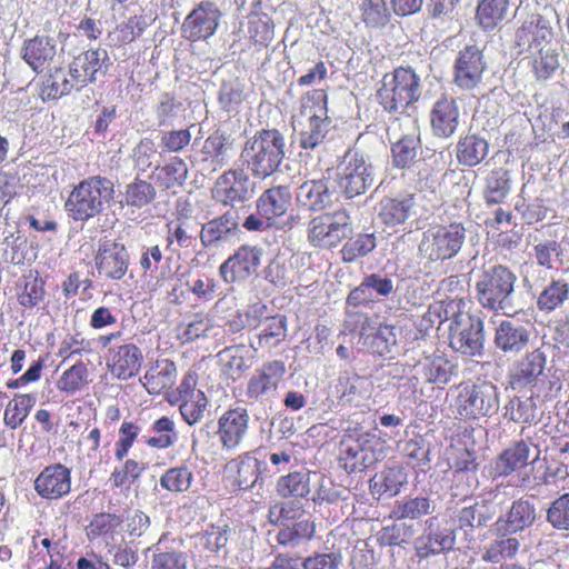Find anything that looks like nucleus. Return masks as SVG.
I'll use <instances>...</instances> for the list:
<instances>
[{"label":"nucleus","mask_w":569,"mask_h":569,"mask_svg":"<svg viewBox=\"0 0 569 569\" xmlns=\"http://www.w3.org/2000/svg\"><path fill=\"white\" fill-rule=\"evenodd\" d=\"M109 56L107 50L101 48L88 49L76 56L69 68L81 88H84L96 82L98 72L107 68Z\"/></svg>","instance_id":"obj_28"},{"label":"nucleus","mask_w":569,"mask_h":569,"mask_svg":"<svg viewBox=\"0 0 569 569\" xmlns=\"http://www.w3.org/2000/svg\"><path fill=\"white\" fill-rule=\"evenodd\" d=\"M417 211L415 193L383 197L379 202L378 218L381 223L395 229L403 226Z\"/></svg>","instance_id":"obj_25"},{"label":"nucleus","mask_w":569,"mask_h":569,"mask_svg":"<svg viewBox=\"0 0 569 569\" xmlns=\"http://www.w3.org/2000/svg\"><path fill=\"white\" fill-rule=\"evenodd\" d=\"M193 482V472L187 466L171 467L160 477L162 489L179 493L190 489Z\"/></svg>","instance_id":"obj_58"},{"label":"nucleus","mask_w":569,"mask_h":569,"mask_svg":"<svg viewBox=\"0 0 569 569\" xmlns=\"http://www.w3.org/2000/svg\"><path fill=\"white\" fill-rule=\"evenodd\" d=\"M300 113L307 119H328V93L325 89H312L301 96Z\"/></svg>","instance_id":"obj_53"},{"label":"nucleus","mask_w":569,"mask_h":569,"mask_svg":"<svg viewBox=\"0 0 569 569\" xmlns=\"http://www.w3.org/2000/svg\"><path fill=\"white\" fill-rule=\"evenodd\" d=\"M351 232V218L346 209L322 212L310 219L307 239L311 247L331 249L345 240Z\"/></svg>","instance_id":"obj_10"},{"label":"nucleus","mask_w":569,"mask_h":569,"mask_svg":"<svg viewBox=\"0 0 569 569\" xmlns=\"http://www.w3.org/2000/svg\"><path fill=\"white\" fill-rule=\"evenodd\" d=\"M210 191L216 203L234 208L253 197L254 182L243 169H228L216 178Z\"/></svg>","instance_id":"obj_11"},{"label":"nucleus","mask_w":569,"mask_h":569,"mask_svg":"<svg viewBox=\"0 0 569 569\" xmlns=\"http://www.w3.org/2000/svg\"><path fill=\"white\" fill-rule=\"evenodd\" d=\"M261 249L242 244L219 267V274L227 283L242 282L257 273L261 263Z\"/></svg>","instance_id":"obj_16"},{"label":"nucleus","mask_w":569,"mask_h":569,"mask_svg":"<svg viewBox=\"0 0 569 569\" xmlns=\"http://www.w3.org/2000/svg\"><path fill=\"white\" fill-rule=\"evenodd\" d=\"M276 490L281 498H305L310 492L309 475L293 471L281 476L277 481Z\"/></svg>","instance_id":"obj_51"},{"label":"nucleus","mask_w":569,"mask_h":569,"mask_svg":"<svg viewBox=\"0 0 569 569\" xmlns=\"http://www.w3.org/2000/svg\"><path fill=\"white\" fill-rule=\"evenodd\" d=\"M187 177L188 166L180 157H172L162 166H157L151 174V179L158 188L173 192L183 186Z\"/></svg>","instance_id":"obj_32"},{"label":"nucleus","mask_w":569,"mask_h":569,"mask_svg":"<svg viewBox=\"0 0 569 569\" xmlns=\"http://www.w3.org/2000/svg\"><path fill=\"white\" fill-rule=\"evenodd\" d=\"M455 410L462 421H473L493 416L499 409V391L495 383L487 380H467L457 387Z\"/></svg>","instance_id":"obj_4"},{"label":"nucleus","mask_w":569,"mask_h":569,"mask_svg":"<svg viewBox=\"0 0 569 569\" xmlns=\"http://www.w3.org/2000/svg\"><path fill=\"white\" fill-rule=\"evenodd\" d=\"M372 184V168L367 164L362 154L349 152L345 157V164L338 177V187L348 198H355L366 192Z\"/></svg>","instance_id":"obj_15"},{"label":"nucleus","mask_w":569,"mask_h":569,"mask_svg":"<svg viewBox=\"0 0 569 569\" xmlns=\"http://www.w3.org/2000/svg\"><path fill=\"white\" fill-rule=\"evenodd\" d=\"M520 548V541L516 537H503L496 539L482 553L485 562L498 563L506 559L513 558Z\"/></svg>","instance_id":"obj_64"},{"label":"nucleus","mask_w":569,"mask_h":569,"mask_svg":"<svg viewBox=\"0 0 569 569\" xmlns=\"http://www.w3.org/2000/svg\"><path fill=\"white\" fill-rule=\"evenodd\" d=\"M407 482V476L400 466L386 467L371 479V490L379 496L395 497Z\"/></svg>","instance_id":"obj_45"},{"label":"nucleus","mask_w":569,"mask_h":569,"mask_svg":"<svg viewBox=\"0 0 569 569\" xmlns=\"http://www.w3.org/2000/svg\"><path fill=\"white\" fill-rule=\"evenodd\" d=\"M448 463L455 473H476L478 457L472 448L451 445L448 450Z\"/></svg>","instance_id":"obj_56"},{"label":"nucleus","mask_w":569,"mask_h":569,"mask_svg":"<svg viewBox=\"0 0 569 569\" xmlns=\"http://www.w3.org/2000/svg\"><path fill=\"white\" fill-rule=\"evenodd\" d=\"M150 428L154 435L146 437L143 441L149 448L164 450L172 447L178 440L176 423L168 416L156 419Z\"/></svg>","instance_id":"obj_46"},{"label":"nucleus","mask_w":569,"mask_h":569,"mask_svg":"<svg viewBox=\"0 0 569 569\" xmlns=\"http://www.w3.org/2000/svg\"><path fill=\"white\" fill-rule=\"evenodd\" d=\"M418 367L425 381L432 385H447L458 373V366L443 355L425 357Z\"/></svg>","instance_id":"obj_35"},{"label":"nucleus","mask_w":569,"mask_h":569,"mask_svg":"<svg viewBox=\"0 0 569 569\" xmlns=\"http://www.w3.org/2000/svg\"><path fill=\"white\" fill-rule=\"evenodd\" d=\"M178 368L176 362L169 358H157L151 361L139 379L144 390L150 396L168 395L174 390L173 386L177 380Z\"/></svg>","instance_id":"obj_22"},{"label":"nucleus","mask_w":569,"mask_h":569,"mask_svg":"<svg viewBox=\"0 0 569 569\" xmlns=\"http://www.w3.org/2000/svg\"><path fill=\"white\" fill-rule=\"evenodd\" d=\"M89 383V369L82 360L64 370L57 380V389L68 396L81 391Z\"/></svg>","instance_id":"obj_49"},{"label":"nucleus","mask_w":569,"mask_h":569,"mask_svg":"<svg viewBox=\"0 0 569 569\" xmlns=\"http://www.w3.org/2000/svg\"><path fill=\"white\" fill-rule=\"evenodd\" d=\"M466 238V229L460 222L430 226L419 243L421 256L430 261L448 260L457 256Z\"/></svg>","instance_id":"obj_9"},{"label":"nucleus","mask_w":569,"mask_h":569,"mask_svg":"<svg viewBox=\"0 0 569 569\" xmlns=\"http://www.w3.org/2000/svg\"><path fill=\"white\" fill-rule=\"evenodd\" d=\"M487 62L482 50L476 44L459 51L453 67V82L462 91H472L482 83Z\"/></svg>","instance_id":"obj_14"},{"label":"nucleus","mask_w":569,"mask_h":569,"mask_svg":"<svg viewBox=\"0 0 569 569\" xmlns=\"http://www.w3.org/2000/svg\"><path fill=\"white\" fill-rule=\"evenodd\" d=\"M297 201L311 211H323L331 203V192L327 179H311L297 190Z\"/></svg>","instance_id":"obj_34"},{"label":"nucleus","mask_w":569,"mask_h":569,"mask_svg":"<svg viewBox=\"0 0 569 569\" xmlns=\"http://www.w3.org/2000/svg\"><path fill=\"white\" fill-rule=\"evenodd\" d=\"M142 363V350L133 342L109 348L106 357L108 371L118 380H129L136 377Z\"/></svg>","instance_id":"obj_19"},{"label":"nucleus","mask_w":569,"mask_h":569,"mask_svg":"<svg viewBox=\"0 0 569 569\" xmlns=\"http://www.w3.org/2000/svg\"><path fill=\"white\" fill-rule=\"evenodd\" d=\"M419 148V136L411 133L401 137L391 147L392 161L395 167L400 169L409 168L415 162Z\"/></svg>","instance_id":"obj_54"},{"label":"nucleus","mask_w":569,"mask_h":569,"mask_svg":"<svg viewBox=\"0 0 569 569\" xmlns=\"http://www.w3.org/2000/svg\"><path fill=\"white\" fill-rule=\"evenodd\" d=\"M421 97V79L411 67H397L387 72L377 91L380 106L389 113H402Z\"/></svg>","instance_id":"obj_3"},{"label":"nucleus","mask_w":569,"mask_h":569,"mask_svg":"<svg viewBox=\"0 0 569 569\" xmlns=\"http://www.w3.org/2000/svg\"><path fill=\"white\" fill-rule=\"evenodd\" d=\"M569 300V282L563 278H552L537 297V308L550 313Z\"/></svg>","instance_id":"obj_43"},{"label":"nucleus","mask_w":569,"mask_h":569,"mask_svg":"<svg viewBox=\"0 0 569 569\" xmlns=\"http://www.w3.org/2000/svg\"><path fill=\"white\" fill-rule=\"evenodd\" d=\"M530 340L529 330L510 320H502L496 329L495 343L503 352H519Z\"/></svg>","instance_id":"obj_36"},{"label":"nucleus","mask_w":569,"mask_h":569,"mask_svg":"<svg viewBox=\"0 0 569 569\" xmlns=\"http://www.w3.org/2000/svg\"><path fill=\"white\" fill-rule=\"evenodd\" d=\"M230 528L228 525H209L198 537L199 546L211 555L219 551L229 542Z\"/></svg>","instance_id":"obj_60"},{"label":"nucleus","mask_w":569,"mask_h":569,"mask_svg":"<svg viewBox=\"0 0 569 569\" xmlns=\"http://www.w3.org/2000/svg\"><path fill=\"white\" fill-rule=\"evenodd\" d=\"M537 518L535 505L527 499L520 498L512 502L509 511L498 518L496 529L502 536L521 532L530 528Z\"/></svg>","instance_id":"obj_29"},{"label":"nucleus","mask_w":569,"mask_h":569,"mask_svg":"<svg viewBox=\"0 0 569 569\" xmlns=\"http://www.w3.org/2000/svg\"><path fill=\"white\" fill-rule=\"evenodd\" d=\"M516 280V274L506 266L485 268L475 284L479 303L488 310H502L515 290Z\"/></svg>","instance_id":"obj_7"},{"label":"nucleus","mask_w":569,"mask_h":569,"mask_svg":"<svg viewBox=\"0 0 569 569\" xmlns=\"http://www.w3.org/2000/svg\"><path fill=\"white\" fill-rule=\"evenodd\" d=\"M40 86V98L42 101L58 100L70 94L73 90H81L80 83L70 72V68L66 71L62 67L47 69Z\"/></svg>","instance_id":"obj_31"},{"label":"nucleus","mask_w":569,"mask_h":569,"mask_svg":"<svg viewBox=\"0 0 569 569\" xmlns=\"http://www.w3.org/2000/svg\"><path fill=\"white\" fill-rule=\"evenodd\" d=\"M284 148V137L278 129H261L244 142L240 159L253 177L264 179L279 169Z\"/></svg>","instance_id":"obj_2"},{"label":"nucleus","mask_w":569,"mask_h":569,"mask_svg":"<svg viewBox=\"0 0 569 569\" xmlns=\"http://www.w3.org/2000/svg\"><path fill=\"white\" fill-rule=\"evenodd\" d=\"M328 119H307V124L299 132V144L302 149H315L320 146L329 129Z\"/></svg>","instance_id":"obj_63"},{"label":"nucleus","mask_w":569,"mask_h":569,"mask_svg":"<svg viewBox=\"0 0 569 569\" xmlns=\"http://www.w3.org/2000/svg\"><path fill=\"white\" fill-rule=\"evenodd\" d=\"M121 462L122 465L110 473L109 481L112 488L130 487L147 470L144 462L132 458L123 459Z\"/></svg>","instance_id":"obj_55"},{"label":"nucleus","mask_w":569,"mask_h":569,"mask_svg":"<svg viewBox=\"0 0 569 569\" xmlns=\"http://www.w3.org/2000/svg\"><path fill=\"white\" fill-rule=\"evenodd\" d=\"M547 365V356L541 348L527 351L516 360L508 371V386L512 390H521L535 387L543 375Z\"/></svg>","instance_id":"obj_17"},{"label":"nucleus","mask_w":569,"mask_h":569,"mask_svg":"<svg viewBox=\"0 0 569 569\" xmlns=\"http://www.w3.org/2000/svg\"><path fill=\"white\" fill-rule=\"evenodd\" d=\"M528 59L531 71L539 81L550 79L560 67V53L557 44L528 52Z\"/></svg>","instance_id":"obj_40"},{"label":"nucleus","mask_w":569,"mask_h":569,"mask_svg":"<svg viewBox=\"0 0 569 569\" xmlns=\"http://www.w3.org/2000/svg\"><path fill=\"white\" fill-rule=\"evenodd\" d=\"M248 37L257 50L267 48L274 37V23L267 14L254 13L248 21Z\"/></svg>","instance_id":"obj_50"},{"label":"nucleus","mask_w":569,"mask_h":569,"mask_svg":"<svg viewBox=\"0 0 569 569\" xmlns=\"http://www.w3.org/2000/svg\"><path fill=\"white\" fill-rule=\"evenodd\" d=\"M375 248L376 237L373 233H359L345 242L340 250L341 259L345 262H353L367 256Z\"/></svg>","instance_id":"obj_62"},{"label":"nucleus","mask_w":569,"mask_h":569,"mask_svg":"<svg viewBox=\"0 0 569 569\" xmlns=\"http://www.w3.org/2000/svg\"><path fill=\"white\" fill-rule=\"evenodd\" d=\"M316 533V523L310 519L296 520L292 526H283L277 536V542L281 546L297 543L300 540H310Z\"/></svg>","instance_id":"obj_57"},{"label":"nucleus","mask_w":569,"mask_h":569,"mask_svg":"<svg viewBox=\"0 0 569 569\" xmlns=\"http://www.w3.org/2000/svg\"><path fill=\"white\" fill-rule=\"evenodd\" d=\"M150 26V19L146 14H134L117 24L110 33L116 46H126L142 36Z\"/></svg>","instance_id":"obj_47"},{"label":"nucleus","mask_w":569,"mask_h":569,"mask_svg":"<svg viewBox=\"0 0 569 569\" xmlns=\"http://www.w3.org/2000/svg\"><path fill=\"white\" fill-rule=\"evenodd\" d=\"M291 191L288 186H272L266 189L256 201L257 212L267 218L274 228H280V219L291 207Z\"/></svg>","instance_id":"obj_26"},{"label":"nucleus","mask_w":569,"mask_h":569,"mask_svg":"<svg viewBox=\"0 0 569 569\" xmlns=\"http://www.w3.org/2000/svg\"><path fill=\"white\" fill-rule=\"evenodd\" d=\"M470 305V300L457 296L430 305L425 318H438L439 323L450 321L449 346L461 355L475 357L480 355L483 348V321L471 312Z\"/></svg>","instance_id":"obj_1"},{"label":"nucleus","mask_w":569,"mask_h":569,"mask_svg":"<svg viewBox=\"0 0 569 569\" xmlns=\"http://www.w3.org/2000/svg\"><path fill=\"white\" fill-rule=\"evenodd\" d=\"M287 368L281 360L266 361L254 370L246 385V398L249 402H262L272 398L283 381Z\"/></svg>","instance_id":"obj_12"},{"label":"nucleus","mask_w":569,"mask_h":569,"mask_svg":"<svg viewBox=\"0 0 569 569\" xmlns=\"http://www.w3.org/2000/svg\"><path fill=\"white\" fill-rule=\"evenodd\" d=\"M156 189L152 183L136 178L127 184L123 201L129 207L142 208L151 203L156 198Z\"/></svg>","instance_id":"obj_59"},{"label":"nucleus","mask_w":569,"mask_h":569,"mask_svg":"<svg viewBox=\"0 0 569 569\" xmlns=\"http://www.w3.org/2000/svg\"><path fill=\"white\" fill-rule=\"evenodd\" d=\"M231 465L237 469L236 482L240 489L251 488L259 478V461L249 452H244L233 459Z\"/></svg>","instance_id":"obj_61"},{"label":"nucleus","mask_w":569,"mask_h":569,"mask_svg":"<svg viewBox=\"0 0 569 569\" xmlns=\"http://www.w3.org/2000/svg\"><path fill=\"white\" fill-rule=\"evenodd\" d=\"M13 291L22 310L38 309L47 298L46 280L38 270L30 269L16 281Z\"/></svg>","instance_id":"obj_27"},{"label":"nucleus","mask_w":569,"mask_h":569,"mask_svg":"<svg viewBox=\"0 0 569 569\" xmlns=\"http://www.w3.org/2000/svg\"><path fill=\"white\" fill-rule=\"evenodd\" d=\"M529 446L520 440L503 450L495 462V471L499 477H506L526 467L529 462Z\"/></svg>","instance_id":"obj_41"},{"label":"nucleus","mask_w":569,"mask_h":569,"mask_svg":"<svg viewBox=\"0 0 569 569\" xmlns=\"http://www.w3.org/2000/svg\"><path fill=\"white\" fill-rule=\"evenodd\" d=\"M36 403L37 396L34 393H16L4 407V426L11 430L21 427Z\"/></svg>","instance_id":"obj_42"},{"label":"nucleus","mask_w":569,"mask_h":569,"mask_svg":"<svg viewBox=\"0 0 569 569\" xmlns=\"http://www.w3.org/2000/svg\"><path fill=\"white\" fill-rule=\"evenodd\" d=\"M510 0H479L475 19L483 31H493L508 17Z\"/></svg>","instance_id":"obj_39"},{"label":"nucleus","mask_w":569,"mask_h":569,"mask_svg":"<svg viewBox=\"0 0 569 569\" xmlns=\"http://www.w3.org/2000/svg\"><path fill=\"white\" fill-rule=\"evenodd\" d=\"M198 369L189 368L174 390L167 397V401L171 406L178 407L182 420L188 426H194L202 421L209 403L207 395L198 388Z\"/></svg>","instance_id":"obj_8"},{"label":"nucleus","mask_w":569,"mask_h":569,"mask_svg":"<svg viewBox=\"0 0 569 569\" xmlns=\"http://www.w3.org/2000/svg\"><path fill=\"white\" fill-rule=\"evenodd\" d=\"M58 54L56 39L46 34H36L23 41L20 48V57L36 73L49 69Z\"/></svg>","instance_id":"obj_23"},{"label":"nucleus","mask_w":569,"mask_h":569,"mask_svg":"<svg viewBox=\"0 0 569 569\" xmlns=\"http://www.w3.org/2000/svg\"><path fill=\"white\" fill-rule=\"evenodd\" d=\"M459 106L452 97L442 96L432 106L430 122L433 134L438 138L451 137L459 126Z\"/></svg>","instance_id":"obj_30"},{"label":"nucleus","mask_w":569,"mask_h":569,"mask_svg":"<svg viewBox=\"0 0 569 569\" xmlns=\"http://www.w3.org/2000/svg\"><path fill=\"white\" fill-rule=\"evenodd\" d=\"M214 329V321L204 311L194 312L178 325L177 340L181 345L192 343L201 338H208Z\"/></svg>","instance_id":"obj_38"},{"label":"nucleus","mask_w":569,"mask_h":569,"mask_svg":"<svg viewBox=\"0 0 569 569\" xmlns=\"http://www.w3.org/2000/svg\"><path fill=\"white\" fill-rule=\"evenodd\" d=\"M113 197V183L100 176L80 181L70 192L64 208L74 221H87L102 212Z\"/></svg>","instance_id":"obj_5"},{"label":"nucleus","mask_w":569,"mask_h":569,"mask_svg":"<svg viewBox=\"0 0 569 569\" xmlns=\"http://www.w3.org/2000/svg\"><path fill=\"white\" fill-rule=\"evenodd\" d=\"M220 11L211 1H201L184 19L181 31L182 36L197 42L207 40L214 34L220 19Z\"/></svg>","instance_id":"obj_18"},{"label":"nucleus","mask_w":569,"mask_h":569,"mask_svg":"<svg viewBox=\"0 0 569 569\" xmlns=\"http://www.w3.org/2000/svg\"><path fill=\"white\" fill-rule=\"evenodd\" d=\"M489 149L487 139L477 133H468L458 140L456 158L460 164L472 168L487 158Z\"/></svg>","instance_id":"obj_37"},{"label":"nucleus","mask_w":569,"mask_h":569,"mask_svg":"<svg viewBox=\"0 0 569 569\" xmlns=\"http://www.w3.org/2000/svg\"><path fill=\"white\" fill-rule=\"evenodd\" d=\"M339 465L349 475L360 473L385 459V446L376 436H347L340 442Z\"/></svg>","instance_id":"obj_6"},{"label":"nucleus","mask_w":569,"mask_h":569,"mask_svg":"<svg viewBox=\"0 0 569 569\" xmlns=\"http://www.w3.org/2000/svg\"><path fill=\"white\" fill-rule=\"evenodd\" d=\"M516 41L527 52L557 44L551 22L539 13H532L522 21L516 31Z\"/></svg>","instance_id":"obj_21"},{"label":"nucleus","mask_w":569,"mask_h":569,"mask_svg":"<svg viewBox=\"0 0 569 569\" xmlns=\"http://www.w3.org/2000/svg\"><path fill=\"white\" fill-rule=\"evenodd\" d=\"M537 416L538 406L533 396H516L505 407V417L516 423L530 426L537 422Z\"/></svg>","instance_id":"obj_48"},{"label":"nucleus","mask_w":569,"mask_h":569,"mask_svg":"<svg viewBox=\"0 0 569 569\" xmlns=\"http://www.w3.org/2000/svg\"><path fill=\"white\" fill-rule=\"evenodd\" d=\"M511 192L510 171L498 167L488 172L483 180L482 198L487 206L505 203Z\"/></svg>","instance_id":"obj_33"},{"label":"nucleus","mask_w":569,"mask_h":569,"mask_svg":"<svg viewBox=\"0 0 569 569\" xmlns=\"http://www.w3.org/2000/svg\"><path fill=\"white\" fill-rule=\"evenodd\" d=\"M258 333L260 347H276L287 338V318L282 315L266 317Z\"/></svg>","instance_id":"obj_52"},{"label":"nucleus","mask_w":569,"mask_h":569,"mask_svg":"<svg viewBox=\"0 0 569 569\" xmlns=\"http://www.w3.org/2000/svg\"><path fill=\"white\" fill-rule=\"evenodd\" d=\"M93 261L99 278L120 281L129 270L130 256L123 243L107 240L98 246Z\"/></svg>","instance_id":"obj_13"},{"label":"nucleus","mask_w":569,"mask_h":569,"mask_svg":"<svg viewBox=\"0 0 569 569\" xmlns=\"http://www.w3.org/2000/svg\"><path fill=\"white\" fill-rule=\"evenodd\" d=\"M250 416L246 408L236 407L226 410L218 419L217 436L224 450L237 449L249 431Z\"/></svg>","instance_id":"obj_20"},{"label":"nucleus","mask_w":569,"mask_h":569,"mask_svg":"<svg viewBox=\"0 0 569 569\" xmlns=\"http://www.w3.org/2000/svg\"><path fill=\"white\" fill-rule=\"evenodd\" d=\"M237 226L238 224L230 212H226L209 220L202 224L200 230L201 244L204 248L217 244L232 234L237 229Z\"/></svg>","instance_id":"obj_44"},{"label":"nucleus","mask_w":569,"mask_h":569,"mask_svg":"<svg viewBox=\"0 0 569 569\" xmlns=\"http://www.w3.org/2000/svg\"><path fill=\"white\" fill-rule=\"evenodd\" d=\"M34 490L47 500L67 496L71 491V470L62 463L47 466L34 479Z\"/></svg>","instance_id":"obj_24"}]
</instances>
